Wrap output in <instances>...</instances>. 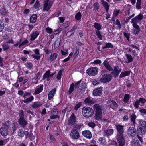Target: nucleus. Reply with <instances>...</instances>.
I'll use <instances>...</instances> for the list:
<instances>
[{"instance_id":"nucleus-37","label":"nucleus","mask_w":146,"mask_h":146,"mask_svg":"<svg viewBox=\"0 0 146 146\" xmlns=\"http://www.w3.org/2000/svg\"><path fill=\"white\" fill-rule=\"evenodd\" d=\"M94 27L97 29V30L99 31L102 29L101 25L100 24L96 22L94 23Z\"/></svg>"},{"instance_id":"nucleus-54","label":"nucleus","mask_w":146,"mask_h":146,"mask_svg":"<svg viewBox=\"0 0 146 146\" xmlns=\"http://www.w3.org/2000/svg\"><path fill=\"white\" fill-rule=\"evenodd\" d=\"M140 29H135L132 31V33L135 35H138Z\"/></svg>"},{"instance_id":"nucleus-24","label":"nucleus","mask_w":146,"mask_h":146,"mask_svg":"<svg viewBox=\"0 0 146 146\" xmlns=\"http://www.w3.org/2000/svg\"><path fill=\"white\" fill-rule=\"evenodd\" d=\"M125 57L126 58V59L125 60V62L127 63H129L131 62L133 60V58L132 56L129 54H126Z\"/></svg>"},{"instance_id":"nucleus-49","label":"nucleus","mask_w":146,"mask_h":146,"mask_svg":"<svg viewBox=\"0 0 146 146\" xmlns=\"http://www.w3.org/2000/svg\"><path fill=\"white\" fill-rule=\"evenodd\" d=\"M26 66L27 68L29 69H31L33 68V65L30 62H27Z\"/></svg>"},{"instance_id":"nucleus-3","label":"nucleus","mask_w":146,"mask_h":146,"mask_svg":"<svg viewBox=\"0 0 146 146\" xmlns=\"http://www.w3.org/2000/svg\"><path fill=\"white\" fill-rule=\"evenodd\" d=\"M82 113L84 117L88 118L92 116L94 114V111L90 107H85L82 109Z\"/></svg>"},{"instance_id":"nucleus-41","label":"nucleus","mask_w":146,"mask_h":146,"mask_svg":"<svg viewBox=\"0 0 146 146\" xmlns=\"http://www.w3.org/2000/svg\"><path fill=\"white\" fill-rule=\"evenodd\" d=\"M33 7L35 9H37L38 10L39 9V8L40 7V6L39 1L38 0L36 1Z\"/></svg>"},{"instance_id":"nucleus-42","label":"nucleus","mask_w":146,"mask_h":146,"mask_svg":"<svg viewBox=\"0 0 146 146\" xmlns=\"http://www.w3.org/2000/svg\"><path fill=\"white\" fill-rule=\"evenodd\" d=\"M113 46L112 45V44L110 43H108L106 44L104 46L102 47V49H104L106 48H113Z\"/></svg>"},{"instance_id":"nucleus-5","label":"nucleus","mask_w":146,"mask_h":146,"mask_svg":"<svg viewBox=\"0 0 146 146\" xmlns=\"http://www.w3.org/2000/svg\"><path fill=\"white\" fill-rule=\"evenodd\" d=\"M98 69L97 67H90L87 70L86 72L88 75L94 76L97 74Z\"/></svg>"},{"instance_id":"nucleus-57","label":"nucleus","mask_w":146,"mask_h":146,"mask_svg":"<svg viewBox=\"0 0 146 146\" xmlns=\"http://www.w3.org/2000/svg\"><path fill=\"white\" fill-rule=\"evenodd\" d=\"M62 74V70H60L58 74V75L57 76V78L58 80H59L61 78V76Z\"/></svg>"},{"instance_id":"nucleus-58","label":"nucleus","mask_w":146,"mask_h":146,"mask_svg":"<svg viewBox=\"0 0 146 146\" xmlns=\"http://www.w3.org/2000/svg\"><path fill=\"white\" fill-rule=\"evenodd\" d=\"M4 27V23L1 21H0V32L1 31L3 30Z\"/></svg>"},{"instance_id":"nucleus-51","label":"nucleus","mask_w":146,"mask_h":146,"mask_svg":"<svg viewBox=\"0 0 146 146\" xmlns=\"http://www.w3.org/2000/svg\"><path fill=\"white\" fill-rule=\"evenodd\" d=\"M93 6L94 9L96 10H98L100 8V5L97 2H95L94 3Z\"/></svg>"},{"instance_id":"nucleus-28","label":"nucleus","mask_w":146,"mask_h":146,"mask_svg":"<svg viewBox=\"0 0 146 146\" xmlns=\"http://www.w3.org/2000/svg\"><path fill=\"white\" fill-rule=\"evenodd\" d=\"M37 15L36 14L33 15L30 17V22L31 23H34L36 21Z\"/></svg>"},{"instance_id":"nucleus-4","label":"nucleus","mask_w":146,"mask_h":146,"mask_svg":"<svg viewBox=\"0 0 146 146\" xmlns=\"http://www.w3.org/2000/svg\"><path fill=\"white\" fill-rule=\"evenodd\" d=\"M24 113L23 110L20 111L19 114V119L18 122L19 125L21 127L25 128L27 125V122L24 118Z\"/></svg>"},{"instance_id":"nucleus-31","label":"nucleus","mask_w":146,"mask_h":146,"mask_svg":"<svg viewBox=\"0 0 146 146\" xmlns=\"http://www.w3.org/2000/svg\"><path fill=\"white\" fill-rule=\"evenodd\" d=\"M58 57V54L56 53L52 54L50 56L49 58V60L51 61L55 60Z\"/></svg>"},{"instance_id":"nucleus-45","label":"nucleus","mask_w":146,"mask_h":146,"mask_svg":"<svg viewBox=\"0 0 146 146\" xmlns=\"http://www.w3.org/2000/svg\"><path fill=\"white\" fill-rule=\"evenodd\" d=\"M0 13L3 15H6L7 14V12L6 11L5 9L3 8L0 9Z\"/></svg>"},{"instance_id":"nucleus-47","label":"nucleus","mask_w":146,"mask_h":146,"mask_svg":"<svg viewBox=\"0 0 146 146\" xmlns=\"http://www.w3.org/2000/svg\"><path fill=\"white\" fill-rule=\"evenodd\" d=\"M129 94H126L124 96L123 101L125 103H127L129 100Z\"/></svg>"},{"instance_id":"nucleus-36","label":"nucleus","mask_w":146,"mask_h":146,"mask_svg":"<svg viewBox=\"0 0 146 146\" xmlns=\"http://www.w3.org/2000/svg\"><path fill=\"white\" fill-rule=\"evenodd\" d=\"M74 83H72L70 85V88L68 90V94L69 95H70L73 92L74 90Z\"/></svg>"},{"instance_id":"nucleus-60","label":"nucleus","mask_w":146,"mask_h":146,"mask_svg":"<svg viewBox=\"0 0 146 146\" xmlns=\"http://www.w3.org/2000/svg\"><path fill=\"white\" fill-rule=\"evenodd\" d=\"M95 125V123L92 122H90L88 123V125L92 128L94 127Z\"/></svg>"},{"instance_id":"nucleus-10","label":"nucleus","mask_w":146,"mask_h":146,"mask_svg":"<svg viewBox=\"0 0 146 146\" xmlns=\"http://www.w3.org/2000/svg\"><path fill=\"white\" fill-rule=\"evenodd\" d=\"M49 0H44V1L43 11H48L51 8L52 4L49 3Z\"/></svg>"},{"instance_id":"nucleus-50","label":"nucleus","mask_w":146,"mask_h":146,"mask_svg":"<svg viewBox=\"0 0 146 146\" xmlns=\"http://www.w3.org/2000/svg\"><path fill=\"white\" fill-rule=\"evenodd\" d=\"M111 108H115L118 106V105L114 100H112L111 101V104L110 105Z\"/></svg>"},{"instance_id":"nucleus-7","label":"nucleus","mask_w":146,"mask_h":146,"mask_svg":"<svg viewBox=\"0 0 146 146\" xmlns=\"http://www.w3.org/2000/svg\"><path fill=\"white\" fill-rule=\"evenodd\" d=\"M70 135L72 139H77L80 137L78 131L75 129H73L71 130Z\"/></svg>"},{"instance_id":"nucleus-63","label":"nucleus","mask_w":146,"mask_h":146,"mask_svg":"<svg viewBox=\"0 0 146 146\" xmlns=\"http://www.w3.org/2000/svg\"><path fill=\"white\" fill-rule=\"evenodd\" d=\"M46 30L47 33L50 34L52 32V30L49 28H46Z\"/></svg>"},{"instance_id":"nucleus-29","label":"nucleus","mask_w":146,"mask_h":146,"mask_svg":"<svg viewBox=\"0 0 146 146\" xmlns=\"http://www.w3.org/2000/svg\"><path fill=\"white\" fill-rule=\"evenodd\" d=\"M42 105V103L41 102H35L32 105V107L33 108H37Z\"/></svg>"},{"instance_id":"nucleus-43","label":"nucleus","mask_w":146,"mask_h":146,"mask_svg":"<svg viewBox=\"0 0 146 146\" xmlns=\"http://www.w3.org/2000/svg\"><path fill=\"white\" fill-rule=\"evenodd\" d=\"M24 135V131L22 129H20L18 131V135L22 137Z\"/></svg>"},{"instance_id":"nucleus-1","label":"nucleus","mask_w":146,"mask_h":146,"mask_svg":"<svg viewBox=\"0 0 146 146\" xmlns=\"http://www.w3.org/2000/svg\"><path fill=\"white\" fill-rule=\"evenodd\" d=\"M124 126L120 124H117L116 126V129L117 131L116 137L119 146H124L125 145V139L123 133Z\"/></svg>"},{"instance_id":"nucleus-13","label":"nucleus","mask_w":146,"mask_h":146,"mask_svg":"<svg viewBox=\"0 0 146 146\" xmlns=\"http://www.w3.org/2000/svg\"><path fill=\"white\" fill-rule=\"evenodd\" d=\"M121 70V68H119L118 66H115L112 72V73L114 77H117Z\"/></svg>"},{"instance_id":"nucleus-20","label":"nucleus","mask_w":146,"mask_h":146,"mask_svg":"<svg viewBox=\"0 0 146 146\" xmlns=\"http://www.w3.org/2000/svg\"><path fill=\"white\" fill-rule=\"evenodd\" d=\"M50 71L49 70L46 71L43 76V80L47 78V81L50 80V78L52 77V76L50 75Z\"/></svg>"},{"instance_id":"nucleus-26","label":"nucleus","mask_w":146,"mask_h":146,"mask_svg":"<svg viewBox=\"0 0 146 146\" xmlns=\"http://www.w3.org/2000/svg\"><path fill=\"white\" fill-rule=\"evenodd\" d=\"M56 89L54 88L49 92L48 95V100H50L51 99L56 93Z\"/></svg>"},{"instance_id":"nucleus-35","label":"nucleus","mask_w":146,"mask_h":146,"mask_svg":"<svg viewBox=\"0 0 146 146\" xmlns=\"http://www.w3.org/2000/svg\"><path fill=\"white\" fill-rule=\"evenodd\" d=\"M34 97L33 96H31L29 98H27L26 100H23L25 103L28 104V103L31 102L33 100Z\"/></svg>"},{"instance_id":"nucleus-64","label":"nucleus","mask_w":146,"mask_h":146,"mask_svg":"<svg viewBox=\"0 0 146 146\" xmlns=\"http://www.w3.org/2000/svg\"><path fill=\"white\" fill-rule=\"evenodd\" d=\"M81 105V104L80 103H79L77 104H76L74 108V110H77L80 107Z\"/></svg>"},{"instance_id":"nucleus-61","label":"nucleus","mask_w":146,"mask_h":146,"mask_svg":"<svg viewBox=\"0 0 146 146\" xmlns=\"http://www.w3.org/2000/svg\"><path fill=\"white\" fill-rule=\"evenodd\" d=\"M101 62H102L100 60H95L92 63L100 65L101 64Z\"/></svg>"},{"instance_id":"nucleus-16","label":"nucleus","mask_w":146,"mask_h":146,"mask_svg":"<svg viewBox=\"0 0 146 146\" xmlns=\"http://www.w3.org/2000/svg\"><path fill=\"white\" fill-rule=\"evenodd\" d=\"M114 130L112 129H107L104 130L103 135L104 136H109L113 134Z\"/></svg>"},{"instance_id":"nucleus-40","label":"nucleus","mask_w":146,"mask_h":146,"mask_svg":"<svg viewBox=\"0 0 146 146\" xmlns=\"http://www.w3.org/2000/svg\"><path fill=\"white\" fill-rule=\"evenodd\" d=\"M102 4L105 8L106 12L108 13L109 9V6L108 3L107 2H104Z\"/></svg>"},{"instance_id":"nucleus-53","label":"nucleus","mask_w":146,"mask_h":146,"mask_svg":"<svg viewBox=\"0 0 146 146\" xmlns=\"http://www.w3.org/2000/svg\"><path fill=\"white\" fill-rule=\"evenodd\" d=\"M82 127L81 125L78 124H76L73 126V129H75L77 130H79Z\"/></svg>"},{"instance_id":"nucleus-39","label":"nucleus","mask_w":146,"mask_h":146,"mask_svg":"<svg viewBox=\"0 0 146 146\" xmlns=\"http://www.w3.org/2000/svg\"><path fill=\"white\" fill-rule=\"evenodd\" d=\"M2 46L3 50L5 51L9 48L10 45L7 43H4L2 45Z\"/></svg>"},{"instance_id":"nucleus-22","label":"nucleus","mask_w":146,"mask_h":146,"mask_svg":"<svg viewBox=\"0 0 146 146\" xmlns=\"http://www.w3.org/2000/svg\"><path fill=\"white\" fill-rule=\"evenodd\" d=\"M83 135L86 137L90 138L92 137V135L91 132L89 130H85L82 132Z\"/></svg>"},{"instance_id":"nucleus-8","label":"nucleus","mask_w":146,"mask_h":146,"mask_svg":"<svg viewBox=\"0 0 146 146\" xmlns=\"http://www.w3.org/2000/svg\"><path fill=\"white\" fill-rule=\"evenodd\" d=\"M112 76L110 74H104L102 76L100 79V81L102 82L106 83L111 81L112 79Z\"/></svg>"},{"instance_id":"nucleus-18","label":"nucleus","mask_w":146,"mask_h":146,"mask_svg":"<svg viewBox=\"0 0 146 146\" xmlns=\"http://www.w3.org/2000/svg\"><path fill=\"white\" fill-rule=\"evenodd\" d=\"M39 35V33L37 31L33 32L30 35V40L31 41L34 40Z\"/></svg>"},{"instance_id":"nucleus-52","label":"nucleus","mask_w":146,"mask_h":146,"mask_svg":"<svg viewBox=\"0 0 146 146\" xmlns=\"http://www.w3.org/2000/svg\"><path fill=\"white\" fill-rule=\"evenodd\" d=\"M139 111L142 114V115L146 114V109L143 108H140Z\"/></svg>"},{"instance_id":"nucleus-2","label":"nucleus","mask_w":146,"mask_h":146,"mask_svg":"<svg viewBox=\"0 0 146 146\" xmlns=\"http://www.w3.org/2000/svg\"><path fill=\"white\" fill-rule=\"evenodd\" d=\"M10 121L8 120L2 124V127L0 128V133L2 136H5L8 135V130L10 128Z\"/></svg>"},{"instance_id":"nucleus-27","label":"nucleus","mask_w":146,"mask_h":146,"mask_svg":"<svg viewBox=\"0 0 146 146\" xmlns=\"http://www.w3.org/2000/svg\"><path fill=\"white\" fill-rule=\"evenodd\" d=\"M43 87V85H40V87L39 86L38 88L36 89L34 92V94L36 95L41 92L42 91Z\"/></svg>"},{"instance_id":"nucleus-34","label":"nucleus","mask_w":146,"mask_h":146,"mask_svg":"<svg viewBox=\"0 0 146 146\" xmlns=\"http://www.w3.org/2000/svg\"><path fill=\"white\" fill-rule=\"evenodd\" d=\"M130 73V71H124L121 73L119 77L121 78L123 77L127 76L129 75Z\"/></svg>"},{"instance_id":"nucleus-48","label":"nucleus","mask_w":146,"mask_h":146,"mask_svg":"<svg viewBox=\"0 0 146 146\" xmlns=\"http://www.w3.org/2000/svg\"><path fill=\"white\" fill-rule=\"evenodd\" d=\"M96 34L100 40L102 39V36L100 34V32L98 30H96Z\"/></svg>"},{"instance_id":"nucleus-55","label":"nucleus","mask_w":146,"mask_h":146,"mask_svg":"<svg viewBox=\"0 0 146 146\" xmlns=\"http://www.w3.org/2000/svg\"><path fill=\"white\" fill-rule=\"evenodd\" d=\"M124 35L126 38L127 40L129 41V38H130L129 36L130 34L128 33H126L125 32H124L123 33Z\"/></svg>"},{"instance_id":"nucleus-38","label":"nucleus","mask_w":146,"mask_h":146,"mask_svg":"<svg viewBox=\"0 0 146 146\" xmlns=\"http://www.w3.org/2000/svg\"><path fill=\"white\" fill-rule=\"evenodd\" d=\"M100 81V78L94 79L92 81V83L94 85H96L98 84Z\"/></svg>"},{"instance_id":"nucleus-12","label":"nucleus","mask_w":146,"mask_h":146,"mask_svg":"<svg viewBox=\"0 0 146 146\" xmlns=\"http://www.w3.org/2000/svg\"><path fill=\"white\" fill-rule=\"evenodd\" d=\"M102 94V87H101L96 88L93 91V94L94 96H100Z\"/></svg>"},{"instance_id":"nucleus-30","label":"nucleus","mask_w":146,"mask_h":146,"mask_svg":"<svg viewBox=\"0 0 146 146\" xmlns=\"http://www.w3.org/2000/svg\"><path fill=\"white\" fill-rule=\"evenodd\" d=\"M102 112H96L95 116V119L97 120L101 119L102 117Z\"/></svg>"},{"instance_id":"nucleus-56","label":"nucleus","mask_w":146,"mask_h":146,"mask_svg":"<svg viewBox=\"0 0 146 146\" xmlns=\"http://www.w3.org/2000/svg\"><path fill=\"white\" fill-rule=\"evenodd\" d=\"M31 93L30 92H26L24 93L23 97L24 99L26 98L27 97H28L29 96L31 95Z\"/></svg>"},{"instance_id":"nucleus-19","label":"nucleus","mask_w":146,"mask_h":146,"mask_svg":"<svg viewBox=\"0 0 146 146\" xmlns=\"http://www.w3.org/2000/svg\"><path fill=\"white\" fill-rule=\"evenodd\" d=\"M103 64L104 65L106 68L108 70L111 71L113 70V68L110 64L109 62L106 60H105L104 61Z\"/></svg>"},{"instance_id":"nucleus-59","label":"nucleus","mask_w":146,"mask_h":146,"mask_svg":"<svg viewBox=\"0 0 146 146\" xmlns=\"http://www.w3.org/2000/svg\"><path fill=\"white\" fill-rule=\"evenodd\" d=\"M99 141L100 142L104 143L106 141V139L104 137H100L99 139Z\"/></svg>"},{"instance_id":"nucleus-23","label":"nucleus","mask_w":146,"mask_h":146,"mask_svg":"<svg viewBox=\"0 0 146 146\" xmlns=\"http://www.w3.org/2000/svg\"><path fill=\"white\" fill-rule=\"evenodd\" d=\"M94 108L96 112L102 113V109L100 106L98 104H94Z\"/></svg>"},{"instance_id":"nucleus-32","label":"nucleus","mask_w":146,"mask_h":146,"mask_svg":"<svg viewBox=\"0 0 146 146\" xmlns=\"http://www.w3.org/2000/svg\"><path fill=\"white\" fill-rule=\"evenodd\" d=\"M60 42L61 39L60 38H57L54 43V47L55 49L56 48H58L59 47Z\"/></svg>"},{"instance_id":"nucleus-17","label":"nucleus","mask_w":146,"mask_h":146,"mask_svg":"<svg viewBox=\"0 0 146 146\" xmlns=\"http://www.w3.org/2000/svg\"><path fill=\"white\" fill-rule=\"evenodd\" d=\"M146 127H138L137 128V131L138 133L141 135H143L146 133Z\"/></svg>"},{"instance_id":"nucleus-46","label":"nucleus","mask_w":146,"mask_h":146,"mask_svg":"<svg viewBox=\"0 0 146 146\" xmlns=\"http://www.w3.org/2000/svg\"><path fill=\"white\" fill-rule=\"evenodd\" d=\"M81 16L82 14L80 12H79L76 14L75 16V18L77 20H79L81 19Z\"/></svg>"},{"instance_id":"nucleus-14","label":"nucleus","mask_w":146,"mask_h":146,"mask_svg":"<svg viewBox=\"0 0 146 146\" xmlns=\"http://www.w3.org/2000/svg\"><path fill=\"white\" fill-rule=\"evenodd\" d=\"M35 54H33L31 56L35 59L37 60L40 59V53H39V50L38 49H36L33 50Z\"/></svg>"},{"instance_id":"nucleus-11","label":"nucleus","mask_w":146,"mask_h":146,"mask_svg":"<svg viewBox=\"0 0 146 146\" xmlns=\"http://www.w3.org/2000/svg\"><path fill=\"white\" fill-rule=\"evenodd\" d=\"M76 121V117L74 114L72 113L68 120V125H72L75 124Z\"/></svg>"},{"instance_id":"nucleus-44","label":"nucleus","mask_w":146,"mask_h":146,"mask_svg":"<svg viewBox=\"0 0 146 146\" xmlns=\"http://www.w3.org/2000/svg\"><path fill=\"white\" fill-rule=\"evenodd\" d=\"M141 0H137L136 7L138 9H140L141 8Z\"/></svg>"},{"instance_id":"nucleus-15","label":"nucleus","mask_w":146,"mask_h":146,"mask_svg":"<svg viewBox=\"0 0 146 146\" xmlns=\"http://www.w3.org/2000/svg\"><path fill=\"white\" fill-rule=\"evenodd\" d=\"M146 100L144 98H140L139 100L136 101L134 104V106L136 108H138V105H140L142 106L143 105Z\"/></svg>"},{"instance_id":"nucleus-6","label":"nucleus","mask_w":146,"mask_h":146,"mask_svg":"<svg viewBox=\"0 0 146 146\" xmlns=\"http://www.w3.org/2000/svg\"><path fill=\"white\" fill-rule=\"evenodd\" d=\"M136 133V129L135 127L130 126L127 130V133L128 136L130 137H133L135 135Z\"/></svg>"},{"instance_id":"nucleus-33","label":"nucleus","mask_w":146,"mask_h":146,"mask_svg":"<svg viewBox=\"0 0 146 146\" xmlns=\"http://www.w3.org/2000/svg\"><path fill=\"white\" fill-rule=\"evenodd\" d=\"M131 146H140L139 140H133L131 142Z\"/></svg>"},{"instance_id":"nucleus-9","label":"nucleus","mask_w":146,"mask_h":146,"mask_svg":"<svg viewBox=\"0 0 146 146\" xmlns=\"http://www.w3.org/2000/svg\"><path fill=\"white\" fill-rule=\"evenodd\" d=\"M143 16L141 13L133 18L131 21L132 23H137L140 22L143 19Z\"/></svg>"},{"instance_id":"nucleus-62","label":"nucleus","mask_w":146,"mask_h":146,"mask_svg":"<svg viewBox=\"0 0 146 146\" xmlns=\"http://www.w3.org/2000/svg\"><path fill=\"white\" fill-rule=\"evenodd\" d=\"M79 49L78 48H76L75 51V53L74 54L75 57H76L78 56L79 54Z\"/></svg>"},{"instance_id":"nucleus-21","label":"nucleus","mask_w":146,"mask_h":146,"mask_svg":"<svg viewBox=\"0 0 146 146\" xmlns=\"http://www.w3.org/2000/svg\"><path fill=\"white\" fill-rule=\"evenodd\" d=\"M84 102L85 103L89 105L93 104L95 103L93 99L90 97L86 98L84 100Z\"/></svg>"},{"instance_id":"nucleus-25","label":"nucleus","mask_w":146,"mask_h":146,"mask_svg":"<svg viewBox=\"0 0 146 146\" xmlns=\"http://www.w3.org/2000/svg\"><path fill=\"white\" fill-rule=\"evenodd\" d=\"M136 118V115L134 114H132L130 116V118L132 124L134 126L136 124L135 119Z\"/></svg>"}]
</instances>
